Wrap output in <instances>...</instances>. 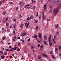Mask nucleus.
<instances>
[{"label": "nucleus", "mask_w": 61, "mask_h": 61, "mask_svg": "<svg viewBox=\"0 0 61 61\" xmlns=\"http://www.w3.org/2000/svg\"><path fill=\"white\" fill-rule=\"evenodd\" d=\"M57 13V9L56 8L54 9V11L53 13V14H54V16H55L56 14Z\"/></svg>", "instance_id": "obj_1"}, {"label": "nucleus", "mask_w": 61, "mask_h": 61, "mask_svg": "<svg viewBox=\"0 0 61 61\" xmlns=\"http://www.w3.org/2000/svg\"><path fill=\"white\" fill-rule=\"evenodd\" d=\"M42 15H43V17L44 19H45L46 18V16H45L44 13L42 12Z\"/></svg>", "instance_id": "obj_2"}, {"label": "nucleus", "mask_w": 61, "mask_h": 61, "mask_svg": "<svg viewBox=\"0 0 61 61\" xmlns=\"http://www.w3.org/2000/svg\"><path fill=\"white\" fill-rule=\"evenodd\" d=\"M23 3L24 2H23V1H20V2L19 3V5H22L23 4Z\"/></svg>", "instance_id": "obj_3"}, {"label": "nucleus", "mask_w": 61, "mask_h": 61, "mask_svg": "<svg viewBox=\"0 0 61 61\" xmlns=\"http://www.w3.org/2000/svg\"><path fill=\"white\" fill-rule=\"evenodd\" d=\"M58 24H57V25H55V28H58Z\"/></svg>", "instance_id": "obj_4"}, {"label": "nucleus", "mask_w": 61, "mask_h": 61, "mask_svg": "<svg viewBox=\"0 0 61 61\" xmlns=\"http://www.w3.org/2000/svg\"><path fill=\"white\" fill-rule=\"evenodd\" d=\"M41 55H42V56L45 57H48V56H47V55L46 54H41Z\"/></svg>", "instance_id": "obj_5"}, {"label": "nucleus", "mask_w": 61, "mask_h": 61, "mask_svg": "<svg viewBox=\"0 0 61 61\" xmlns=\"http://www.w3.org/2000/svg\"><path fill=\"white\" fill-rule=\"evenodd\" d=\"M38 37H39L41 38L42 37V35L40 34V33L38 35Z\"/></svg>", "instance_id": "obj_6"}, {"label": "nucleus", "mask_w": 61, "mask_h": 61, "mask_svg": "<svg viewBox=\"0 0 61 61\" xmlns=\"http://www.w3.org/2000/svg\"><path fill=\"white\" fill-rule=\"evenodd\" d=\"M27 35V33L26 32H24L23 34H22V36H24L25 35Z\"/></svg>", "instance_id": "obj_7"}, {"label": "nucleus", "mask_w": 61, "mask_h": 61, "mask_svg": "<svg viewBox=\"0 0 61 61\" xmlns=\"http://www.w3.org/2000/svg\"><path fill=\"white\" fill-rule=\"evenodd\" d=\"M47 39V38L46 37V36H44V40H46Z\"/></svg>", "instance_id": "obj_8"}, {"label": "nucleus", "mask_w": 61, "mask_h": 61, "mask_svg": "<svg viewBox=\"0 0 61 61\" xmlns=\"http://www.w3.org/2000/svg\"><path fill=\"white\" fill-rule=\"evenodd\" d=\"M33 18V16L32 15L30 17V19H32Z\"/></svg>", "instance_id": "obj_9"}, {"label": "nucleus", "mask_w": 61, "mask_h": 61, "mask_svg": "<svg viewBox=\"0 0 61 61\" xmlns=\"http://www.w3.org/2000/svg\"><path fill=\"white\" fill-rule=\"evenodd\" d=\"M44 10H46V5H44Z\"/></svg>", "instance_id": "obj_10"}, {"label": "nucleus", "mask_w": 61, "mask_h": 61, "mask_svg": "<svg viewBox=\"0 0 61 61\" xmlns=\"http://www.w3.org/2000/svg\"><path fill=\"white\" fill-rule=\"evenodd\" d=\"M16 24H14L13 25V28L14 29H15L16 28Z\"/></svg>", "instance_id": "obj_11"}, {"label": "nucleus", "mask_w": 61, "mask_h": 61, "mask_svg": "<svg viewBox=\"0 0 61 61\" xmlns=\"http://www.w3.org/2000/svg\"><path fill=\"white\" fill-rule=\"evenodd\" d=\"M44 44L46 45H48V44H47V43H46V41H44Z\"/></svg>", "instance_id": "obj_12"}, {"label": "nucleus", "mask_w": 61, "mask_h": 61, "mask_svg": "<svg viewBox=\"0 0 61 61\" xmlns=\"http://www.w3.org/2000/svg\"><path fill=\"white\" fill-rule=\"evenodd\" d=\"M34 20L35 21L34 22L35 23H36L38 22V20H36V19H34Z\"/></svg>", "instance_id": "obj_13"}, {"label": "nucleus", "mask_w": 61, "mask_h": 61, "mask_svg": "<svg viewBox=\"0 0 61 61\" xmlns=\"http://www.w3.org/2000/svg\"><path fill=\"white\" fill-rule=\"evenodd\" d=\"M5 56L3 55V56H1L0 58L2 59H4L5 58Z\"/></svg>", "instance_id": "obj_14"}, {"label": "nucleus", "mask_w": 61, "mask_h": 61, "mask_svg": "<svg viewBox=\"0 0 61 61\" xmlns=\"http://www.w3.org/2000/svg\"><path fill=\"white\" fill-rule=\"evenodd\" d=\"M29 24H30V23L28 22L27 23V26H26V28H27L28 27Z\"/></svg>", "instance_id": "obj_15"}, {"label": "nucleus", "mask_w": 61, "mask_h": 61, "mask_svg": "<svg viewBox=\"0 0 61 61\" xmlns=\"http://www.w3.org/2000/svg\"><path fill=\"white\" fill-rule=\"evenodd\" d=\"M58 2H59L58 1H57L56 2V5H58Z\"/></svg>", "instance_id": "obj_16"}, {"label": "nucleus", "mask_w": 61, "mask_h": 61, "mask_svg": "<svg viewBox=\"0 0 61 61\" xmlns=\"http://www.w3.org/2000/svg\"><path fill=\"white\" fill-rule=\"evenodd\" d=\"M17 47H14V48L13 50L14 51H15L16 50V49H17Z\"/></svg>", "instance_id": "obj_17"}, {"label": "nucleus", "mask_w": 61, "mask_h": 61, "mask_svg": "<svg viewBox=\"0 0 61 61\" xmlns=\"http://www.w3.org/2000/svg\"><path fill=\"white\" fill-rule=\"evenodd\" d=\"M4 55L5 56L7 54V53L6 52H4Z\"/></svg>", "instance_id": "obj_18"}, {"label": "nucleus", "mask_w": 61, "mask_h": 61, "mask_svg": "<svg viewBox=\"0 0 61 61\" xmlns=\"http://www.w3.org/2000/svg\"><path fill=\"white\" fill-rule=\"evenodd\" d=\"M36 6H33V9L34 10L36 9Z\"/></svg>", "instance_id": "obj_19"}, {"label": "nucleus", "mask_w": 61, "mask_h": 61, "mask_svg": "<svg viewBox=\"0 0 61 61\" xmlns=\"http://www.w3.org/2000/svg\"><path fill=\"white\" fill-rule=\"evenodd\" d=\"M56 34L58 36V35H59V32L58 31H57L56 32Z\"/></svg>", "instance_id": "obj_20"}, {"label": "nucleus", "mask_w": 61, "mask_h": 61, "mask_svg": "<svg viewBox=\"0 0 61 61\" xmlns=\"http://www.w3.org/2000/svg\"><path fill=\"white\" fill-rule=\"evenodd\" d=\"M33 37L34 38H35L36 39L37 38V36L36 35H35Z\"/></svg>", "instance_id": "obj_21"}, {"label": "nucleus", "mask_w": 61, "mask_h": 61, "mask_svg": "<svg viewBox=\"0 0 61 61\" xmlns=\"http://www.w3.org/2000/svg\"><path fill=\"white\" fill-rule=\"evenodd\" d=\"M23 24H21V25H20V27H21V28H23Z\"/></svg>", "instance_id": "obj_22"}, {"label": "nucleus", "mask_w": 61, "mask_h": 61, "mask_svg": "<svg viewBox=\"0 0 61 61\" xmlns=\"http://www.w3.org/2000/svg\"><path fill=\"white\" fill-rule=\"evenodd\" d=\"M60 7H61V6L60 5L58 7L57 9H58L60 8Z\"/></svg>", "instance_id": "obj_23"}, {"label": "nucleus", "mask_w": 61, "mask_h": 61, "mask_svg": "<svg viewBox=\"0 0 61 61\" xmlns=\"http://www.w3.org/2000/svg\"><path fill=\"white\" fill-rule=\"evenodd\" d=\"M36 29L37 30L38 29V26H36Z\"/></svg>", "instance_id": "obj_24"}, {"label": "nucleus", "mask_w": 61, "mask_h": 61, "mask_svg": "<svg viewBox=\"0 0 61 61\" xmlns=\"http://www.w3.org/2000/svg\"><path fill=\"white\" fill-rule=\"evenodd\" d=\"M9 25V23H6V25L7 26H8V25Z\"/></svg>", "instance_id": "obj_25"}, {"label": "nucleus", "mask_w": 61, "mask_h": 61, "mask_svg": "<svg viewBox=\"0 0 61 61\" xmlns=\"http://www.w3.org/2000/svg\"><path fill=\"white\" fill-rule=\"evenodd\" d=\"M53 3H55L56 1V0H53Z\"/></svg>", "instance_id": "obj_26"}, {"label": "nucleus", "mask_w": 61, "mask_h": 61, "mask_svg": "<svg viewBox=\"0 0 61 61\" xmlns=\"http://www.w3.org/2000/svg\"><path fill=\"white\" fill-rule=\"evenodd\" d=\"M6 12H3V15H5L6 14Z\"/></svg>", "instance_id": "obj_27"}, {"label": "nucleus", "mask_w": 61, "mask_h": 61, "mask_svg": "<svg viewBox=\"0 0 61 61\" xmlns=\"http://www.w3.org/2000/svg\"><path fill=\"white\" fill-rule=\"evenodd\" d=\"M9 3H10V4H12V5H14V4L12 2H9Z\"/></svg>", "instance_id": "obj_28"}, {"label": "nucleus", "mask_w": 61, "mask_h": 61, "mask_svg": "<svg viewBox=\"0 0 61 61\" xmlns=\"http://www.w3.org/2000/svg\"><path fill=\"white\" fill-rule=\"evenodd\" d=\"M17 50L18 51H20V49H19V48H18V49H17Z\"/></svg>", "instance_id": "obj_29"}, {"label": "nucleus", "mask_w": 61, "mask_h": 61, "mask_svg": "<svg viewBox=\"0 0 61 61\" xmlns=\"http://www.w3.org/2000/svg\"><path fill=\"white\" fill-rule=\"evenodd\" d=\"M59 50L61 49V46H59Z\"/></svg>", "instance_id": "obj_30"}, {"label": "nucleus", "mask_w": 61, "mask_h": 61, "mask_svg": "<svg viewBox=\"0 0 61 61\" xmlns=\"http://www.w3.org/2000/svg\"><path fill=\"white\" fill-rule=\"evenodd\" d=\"M24 59V57L23 56H22L21 58V60H22Z\"/></svg>", "instance_id": "obj_31"}, {"label": "nucleus", "mask_w": 61, "mask_h": 61, "mask_svg": "<svg viewBox=\"0 0 61 61\" xmlns=\"http://www.w3.org/2000/svg\"><path fill=\"white\" fill-rule=\"evenodd\" d=\"M49 45H50V46H51V45H52V43L50 42Z\"/></svg>", "instance_id": "obj_32"}, {"label": "nucleus", "mask_w": 61, "mask_h": 61, "mask_svg": "<svg viewBox=\"0 0 61 61\" xmlns=\"http://www.w3.org/2000/svg\"><path fill=\"white\" fill-rule=\"evenodd\" d=\"M41 57H40L39 56H38V59H41Z\"/></svg>", "instance_id": "obj_33"}, {"label": "nucleus", "mask_w": 61, "mask_h": 61, "mask_svg": "<svg viewBox=\"0 0 61 61\" xmlns=\"http://www.w3.org/2000/svg\"><path fill=\"white\" fill-rule=\"evenodd\" d=\"M30 6V5H29V4L25 6V7H26L28 6Z\"/></svg>", "instance_id": "obj_34"}, {"label": "nucleus", "mask_w": 61, "mask_h": 61, "mask_svg": "<svg viewBox=\"0 0 61 61\" xmlns=\"http://www.w3.org/2000/svg\"><path fill=\"white\" fill-rule=\"evenodd\" d=\"M43 47V45H41V48H42Z\"/></svg>", "instance_id": "obj_35"}, {"label": "nucleus", "mask_w": 61, "mask_h": 61, "mask_svg": "<svg viewBox=\"0 0 61 61\" xmlns=\"http://www.w3.org/2000/svg\"><path fill=\"white\" fill-rule=\"evenodd\" d=\"M0 53H1L2 54H3V52L2 51H0Z\"/></svg>", "instance_id": "obj_36"}, {"label": "nucleus", "mask_w": 61, "mask_h": 61, "mask_svg": "<svg viewBox=\"0 0 61 61\" xmlns=\"http://www.w3.org/2000/svg\"><path fill=\"white\" fill-rule=\"evenodd\" d=\"M30 20V19L29 18V17H28V18H27V20Z\"/></svg>", "instance_id": "obj_37"}, {"label": "nucleus", "mask_w": 61, "mask_h": 61, "mask_svg": "<svg viewBox=\"0 0 61 61\" xmlns=\"http://www.w3.org/2000/svg\"><path fill=\"white\" fill-rule=\"evenodd\" d=\"M8 18H6L5 19V21H7V20H8Z\"/></svg>", "instance_id": "obj_38"}, {"label": "nucleus", "mask_w": 61, "mask_h": 61, "mask_svg": "<svg viewBox=\"0 0 61 61\" xmlns=\"http://www.w3.org/2000/svg\"><path fill=\"white\" fill-rule=\"evenodd\" d=\"M52 11V10H50V11H49L50 13H51V12Z\"/></svg>", "instance_id": "obj_39"}, {"label": "nucleus", "mask_w": 61, "mask_h": 61, "mask_svg": "<svg viewBox=\"0 0 61 61\" xmlns=\"http://www.w3.org/2000/svg\"><path fill=\"white\" fill-rule=\"evenodd\" d=\"M52 58L53 59L55 58V57H54V56L53 55H52Z\"/></svg>", "instance_id": "obj_40"}, {"label": "nucleus", "mask_w": 61, "mask_h": 61, "mask_svg": "<svg viewBox=\"0 0 61 61\" xmlns=\"http://www.w3.org/2000/svg\"><path fill=\"white\" fill-rule=\"evenodd\" d=\"M30 38H29V39H28V40L27 41H30Z\"/></svg>", "instance_id": "obj_41"}, {"label": "nucleus", "mask_w": 61, "mask_h": 61, "mask_svg": "<svg viewBox=\"0 0 61 61\" xmlns=\"http://www.w3.org/2000/svg\"><path fill=\"white\" fill-rule=\"evenodd\" d=\"M12 26H10V29H11L12 28Z\"/></svg>", "instance_id": "obj_42"}, {"label": "nucleus", "mask_w": 61, "mask_h": 61, "mask_svg": "<svg viewBox=\"0 0 61 61\" xmlns=\"http://www.w3.org/2000/svg\"><path fill=\"white\" fill-rule=\"evenodd\" d=\"M51 38L50 37H49V42H50V39Z\"/></svg>", "instance_id": "obj_43"}, {"label": "nucleus", "mask_w": 61, "mask_h": 61, "mask_svg": "<svg viewBox=\"0 0 61 61\" xmlns=\"http://www.w3.org/2000/svg\"><path fill=\"white\" fill-rule=\"evenodd\" d=\"M9 51H13V50H9Z\"/></svg>", "instance_id": "obj_44"}, {"label": "nucleus", "mask_w": 61, "mask_h": 61, "mask_svg": "<svg viewBox=\"0 0 61 61\" xmlns=\"http://www.w3.org/2000/svg\"><path fill=\"white\" fill-rule=\"evenodd\" d=\"M18 9V7H17V8H16V11H17Z\"/></svg>", "instance_id": "obj_45"}, {"label": "nucleus", "mask_w": 61, "mask_h": 61, "mask_svg": "<svg viewBox=\"0 0 61 61\" xmlns=\"http://www.w3.org/2000/svg\"><path fill=\"white\" fill-rule=\"evenodd\" d=\"M24 40H22V43H24Z\"/></svg>", "instance_id": "obj_46"}, {"label": "nucleus", "mask_w": 61, "mask_h": 61, "mask_svg": "<svg viewBox=\"0 0 61 61\" xmlns=\"http://www.w3.org/2000/svg\"><path fill=\"white\" fill-rule=\"evenodd\" d=\"M55 50H56V51H57L58 50V49L57 48H55Z\"/></svg>", "instance_id": "obj_47"}, {"label": "nucleus", "mask_w": 61, "mask_h": 61, "mask_svg": "<svg viewBox=\"0 0 61 61\" xmlns=\"http://www.w3.org/2000/svg\"><path fill=\"white\" fill-rule=\"evenodd\" d=\"M40 46V44H39L38 46V47H39Z\"/></svg>", "instance_id": "obj_48"}, {"label": "nucleus", "mask_w": 61, "mask_h": 61, "mask_svg": "<svg viewBox=\"0 0 61 61\" xmlns=\"http://www.w3.org/2000/svg\"><path fill=\"white\" fill-rule=\"evenodd\" d=\"M27 8H28V9H29L30 8V7H29V6H27Z\"/></svg>", "instance_id": "obj_49"}, {"label": "nucleus", "mask_w": 61, "mask_h": 61, "mask_svg": "<svg viewBox=\"0 0 61 61\" xmlns=\"http://www.w3.org/2000/svg\"><path fill=\"white\" fill-rule=\"evenodd\" d=\"M17 38L18 39H20V37H18Z\"/></svg>", "instance_id": "obj_50"}, {"label": "nucleus", "mask_w": 61, "mask_h": 61, "mask_svg": "<svg viewBox=\"0 0 61 61\" xmlns=\"http://www.w3.org/2000/svg\"><path fill=\"white\" fill-rule=\"evenodd\" d=\"M38 42L39 43H40V41H39V40H38Z\"/></svg>", "instance_id": "obj_51"}, {"label": "nucleus", "mask_w": 61, "mask_h": 61, "mask_svg": "<svg viewBox=\"0 0 61 61\" xmlns=\"http://www.w3.org/2000/svg\"><path fill=\"white\" fill-rule=\"evenodd\" d=\"M56 36H54V39H56Z\"/></svg>", "instance_id": "obj_52"}, {"label": "nucleus", "mask_w": 61, "mask_h": 61, "mask_svg": "<svg viewBox=\"0 0 61 61\" xmlns=\"http://www.w3.org/2000/svg\"><path fill=\"white\" fill-rule=\"evenodd\" d=\"M38 16V13H37V15H36V16Z\"/></svg>", "instance_id": "obj_53"}, {"label": "nucleus", "mask_w": 61, "mask_h": 61, "mask_svg": "<svg viewBox=\"0 0 61 61\" xmlns=\"http://www.w3.org/2000/svg\"><path fill=\"white\" fill-rule=\"evenodd\" d=\"M31 48H34V47H33V46H31Z\"/></svg>", "instance_id": "obj_54"}, {"label": "nucleus", "mask_w": 61, "mask_h": 61, "mask_svg": "<svg viewBox=\"0 0 61 61\" xmlns=\"http://www.w3.org/2000/svg\"><path fill=\"white\" fill-rule=\"evenodd\" d=\"M10 44H11L10 43H8V45H10Z\"/></svg>", "instance_id": "obj_55"}, {"label": "nucleus", "mask_w": 61, "mask_h": 61, "mask_svg": "<svg viewBox=\"0 0 61 61\" xmlns=\"http://www.w3.org/2000/svg\"><path fill=\"white\" fill-rule=\"evenodd\" d=\"M2 39H3V40L5 39V37H3V38H2Z\"/></svg>", "instance_id": "obj_56"}, {"label": "nucleus", "mask_w": 61, "mask_h": 61, "mask_svg": "<svg viewBox=\"0 0 61 61\" xmlns=\"http://www.w3.org/2000/svg\"><path fill=\"white\" fill-rule=\"evenodd\" d=\"M12 56H14V55L13 54H12Z\"/></svg>", "instance_id": "obj_57"}, {"label": "nucleus", "mask_w": 61, "mask_h": 61, "mask_svg": "<svg viewBox=\"0 0 61 61\" xmlns=\"http://www.w3.org/2000/svg\"><path fill=\"white\" fill-rule=\"evenodd\" d=\"M13 20H14V21H16V19H14Z\"/></svg>", "instance_id": "obj_58"}, {"label": "nucleus", "mask_w": 61, "mask_h": 61, "mask_svg": "<svg viewBox=\"0 0 61 61\" xmlns=\"http://www.w3.org/2000/svg\"><path fill=\"white\" fill-rule=\"evenodd\" d=\"M58 9L57 12H59V9Z\"/></svg>", "instance_id": "obj_59"}, {"label": "nucleus", "mask_w": 61, "mask_h": 61, "mask_svg": "<svg viewBox=\"0 0 61 61\" xmlns=\"http://www.w3.org/2000/svg\"><path fill=\"white\" fill-rule=\"evenodd\" d=\"M26 25H27V23H25V25L26 26Z\"/></svg>", "instance_id": "obj_60"}, {"label": "nucleus", "mask_w": 61, "mask_h": 61, "mask_svg": "<svg viewBox=\"0 0 61 61\" xmlns=\"http://www.w3.org/2000/svg\"><path fill=\"white\" fill-rule=\"evenodd\" d=\"M11 48V46H9V48Z\"/></svg>", "instance_id": "obj_61"}, {"label": "nucleus", "mask_w": 61, "mask_h": 61, "mask_svg": "<svg viewBox=\"0 0 61 61\" xmlns=\"http://www.w3.org/2000/svg\"><path fill=\"white\" fill-rule=\"evenodd\" d=\"M9 51V50H8V49H6V51Z\"/></svg>", "instance_id": "obj_62"}, {"label": "nucleus", "mask_w": 61, "mask_h": 61, "mask_svg": "<svg viewBox=\"0 0 61 61\" xmlns=\"http://www.w3.org/2000/svg\"><path fill=\"white\" fill-rule=\"evenodd\" d=\"M13 33H14V34H15V31H13Z\"/></svg>", "instance_id": "obj_63"}, {"label": "nucleus", "mask_w": 61, "mask_h": 61, "mask_svg": "<svg viewBox=\"0 0 61 61\" xmlns=\"http://www.w3.org/2000/svg\"><path fill=\"white\" fill-rule=\"evenodd\" d=\"M50 38H51V36L50 35Z\"/></svg>", "instance_id": "obj_64"}]
</instances>
